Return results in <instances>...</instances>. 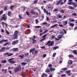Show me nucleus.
<instances>
[{
	"label": "nucleus",
	"mask_w": 77,
	"mask_h": 77,
	"mask_svg": "<svg viewBox=\"0 0 77 77\" xmlns=\"http://www.w3.org/2000/svg\"><path fill=\"white\" fill-rule=\"evenodd\" d=\"M36 39V36H35V35H34L33 36V38H32L31 37L29 38V39L30 40H32V44H35V43H36V40H35Z\"/></svg>",
	"instance_id": "nucleus-2"
},
{
	"label": "nucleus",
	"mask_w": 77,
	"mask_h": 77,
	"mask_svg": "<svg viewBox=\"0 0 77 77\" xmlns=\"http://www.w3.org/2000/svg\"><path fill=\"white\" fill-rule=\"evenodd\" d=\"M73 3V2H68V5H72V3Z\"/></svg>",
	"instance_id": "nucleus-43"
},
{
	"label": "nucleus",
	"mask_w": 77,
	"mask_h": 77,
	"mask_svg": "<svg viewBox=\"0 0 77 77\" xmlns=\"http://www.w3.org/2000/svg\"><path fill=\"white\" fill-rule=\"evenodd\" d=\"M48 66L49 67V68H51L52 67V64H49L48 65Z\"/></svg>",
	"instance_id": "nucleus-39"
},
{
	"label": "nucleus",
	"mask_w": 77,
	"mask_h": 77,
	"mask_svg": "<svg viewBox=\"0 0 77 77\" xmlns=\"http://www.w3.org/2000/svg\"><path fill=\"white\" fill-rule=\"evenodd\" d=\"M61 2H62V0H60L57 4V5H59L60 3Z\"/></svg>",
	"instance_id": "nucleus-38"
},
{
	"label": "nucleus",
	"mask_w": 77,
	"mask_h": 77,
	"mask_svg": "<svg viewBox=\"0 0 77 77\" xmlns=\"http://www.w3.org/2000/svg\"><path fill=\"white\" fill-rule=\"evenodd\" d=\"M72 5H73V7L74 8H76L77 6V4H76L75 2H73Z\"/></svg>",
	"instance_id": "nucleus-15"
},
{
	"label": "nucleus",
	"mask_w": 77,
	"mask_h": 77,
	"mask_svg": "<svg viewBox=\"0 0 77 77\" xmlns=\"http://www.w3.org/2000/svg\"><path fill=\"white\" fill-rule=\"evenodd\" d=\"M51 42V41H48L47 42V43L45 45H48V47L53 46V44H54V41H52Z\"/></svg>",
	"instance_id": "nucleus-1"
},
{
	"label": "nucleus",
	"mask_w": 77,
	"mask_h": 77,
	"mask_svg": "<svg viewBox=\"0 0 77 77\" xmlns=\"http://www.w3.org/2000/svg\"><path fill=\"white\" fill-rule=\"evenodd\" d=\"M7 20V17L6 16V14H4L2 15V16L1 19V21H3L4 20V21H6Z\"/></svg>",
	"instance_id": "nucleus-3"
},
{
	"label": "nucleus",
	"mask_w": 77,
	"mask_h": 77,
	"mask_svg": "<svg viewBox=\"0 0 77 77\" xmlns=\"http://www.w3.org/2000/svg\"><path fill=\"white\" fill-rule=\"evenodd\" d=\"M14 58H11L8 60V61L10 63H11V64H14V63H15V61L12 60H14Z\"/></svg>",
	"instance_id": "nucleus-4"
},
{
	"label": "nucleus",
	"mask_w": 77,
	"mask_h": 77,
	"mask_svg": "<svg viewBox=\"0 0 77 77\" xmlns=\"http://www.w3.org/2000/svg\"><path fill=\"white\" fill-rule=\"evenodd\" d=\"M58 26V25H57V24L54 25L53 26H51V28H53V27H56V26Z\"/></svg>",
	"instance_id": "nucleus-22"
},
{
	"label": "nucleus",
	"mask_w": 77,
	"mask_h": 77,
	"mask_svg": "<svg viewBox=\"0 0 77 77\" xmlns=\"http://www.w3.org/2000/svg\"><path fill=\"white\" fill-rule=\"evenodd\" d=\"M59 33L60 34V35H58V36H60V37H58V38H59V39H61V38H62V37L63 35H64V32H63L62 31V32H60Z\"/></svg>",
	"instance_id": "nucleus-5"
},
{
	"label": "nucleus",
	"mask_w": 77,
	"mask_h": 77,
	"mask_svg": "<svg viewBox=\"0 0 77 77\" xmlns=\"http://www.w3.org/2000/svg\"><path fill=\"white\" fill-rule=\"evenodd\" d=\"M14 5H13V6H12L11 7H10V9H11L12 10V9H13V8H14Z\"/></svg>",
	"instance_id": "nucleus-61"
},
{
	"label": "nucleus",
	"mask_w": 77,
	"mask_h": 77,
	"mask_svg": "<svg viewBox=\"0 0 77 77\" xmlns=\"http://www.w3.org/2000/svg\"><path fill=\"white\" fill-rule=\"evenodd\" d=\"M71 71L70 70H67L66 71L67 74H69V73H70Z\"/></svg>",
	"instance_id": "nucleus-55"
},
{
	"label": "nucleus",
	"mask_w": 77,
	"mask_h": 77,
	"mask_svg": "<svg viewBox=\"0 0 77 77\" xmlns=\"http://www.w3.org/2000/svg\"><path fill=\"white\" fill-rule=\"evenodd\" d=\"M24 57H27L29 55V54L28 53H26L24 54Z\"/></svg>",
	"instance_id": "nucleus-21"
},
{
	"label": "nucleus",
	"mask_w": 77,
	"mask_h": 77,
	"mask_svg": "<svg viewBox=\"0 0 77 77\" xmlns=\"http://www.w3.org/2000/svg\"><path fill=\"white\" fill-rule=\"evenodd\" d=\"M11 12L9 11L8 13V15L10 17L11 16Z\"/></svg>",
	"instance_id": "nucleus-34"
},
{
	"label": "nucleus",
	"mask_w": 77,
	"mask_h": 77,
	"mask_svg": "<svg viewBox=\"0 0 77 77\" xmlns=\"http://www.w3.org/2000/svg\"><path fill=\"white\" fill-rule=\"evenodd\" d=\"M39 51L37 50H35L34 55H36Z\"/></svg>",
	"instance_id": "nucleus-24"
},
{
	"label": "nucleus",
	"mask_w": 77,
	"mask_h": 77,
	"mask_svg": "<svg viewBox=\"0 0 77 77\" xmlns=\"http://www.w3.org/2000/svg\"><path fill=\"white\" fill-rule=\"evenodd\" d=\"M26 64H27V63L25 62H23L21 63V65L22 66H24V65H26Z\"/></svg>",
	"instance_id": "nucleus-25"
},
{
	"label": "nucleus",
	"mask_w": 77,
	"mask_h": 77,
	"mask_svg": "<svg viewBox=\"0 0 77 77\" xmlns=\"http://www.w3.org/2000/svg\"><path fill=\"white\" fill-rule=\"evenodd\" d=\"M44 40H45V39H44V38H43L40 40V42H42V41H44Z\"/></svg>",
	"instance_id": "nucleus-60"
},
{
	"label": "nucleus",
	"mask_w": 77,
	"mask_h": 77,
	"mask_svg": "<svg viewBox=\"0 0 77 77\" xmlns=\"http://www.w3.org/2000/svg\"><path fill=\"white\" fill-rule=\"evenodd\" d=\"M42 31H43V30H42V29H41L39 30V32L40 33H42Z\"/></svg>",
	"instance_id": "nucleus-49"
},
{
	"label": "nucleus",
	"mask_w": 77,
	"mask_h": 77,
	"mask_svg": "<svg viewBox=\"0 0 77 77\" xmlns=\"http://www.w3.org/2000/svg\"><path fill=\"white\" fill-rule=\"evenodd\" d=\"M50 70L51 72H52L53 71V67H50Z\"/></svg>",
	"instance_id": "nucleus-59"
},
{
	"label": "nucleus",
	"mask_w": 77,
	"mask_h": 77,
	"mask_svg": "<svg viewBox=\"0 0 77 77\" xmlns=\"http://www.w3.org/2000/svg\"><path fill=\"white\" fill-rule=\"evenodd\" d=\"M22 8L23 9V10H26L27 9V8L26 7H25L24 6H22Z\"/></svg>",
	"instance_id": "nucleus-36"
},
{
	"label": "nucleus",
	"mask_w": 77,
	"mask_h": 77,
	"mask_svg": "<svg viewBox=\"0 0 77 77\" xmlns=\"http://www.w3.org/2000/svg\"><path fill=\"white\" fill-rule=\"evenodd\" d=\"M44 12L45 14H47V15H48V11L46 10H44Z\"/></svg>",
	"instance_id": "nucleus-27"
},
{
	"label": "nucleus",
	"mask_w": 77,
	"mask_h": 77,
	"mask_svg": "<svg viewBox=\"0 0 77 77\" xmlns=\"http://www.w3.org/2000/svg\"><path fill=\"white\" fill-rule=\"evenodd\" d=\"M55 41H59V40H60V38H59V39L55 37Z\"/></svg>",
	"instance_id": "nucleus-41"
},
{
	"label": "nucleus",
	"mask_w": 77,
	"mask_h": 77,
	"mask_svg": "<svg viewBox=\"0 0 77 77\" xmlns=\"http://www.w3.org/2000/svg\"><path fill=\"white\" fill-rule=\"evenodd\" d=\"M69 26H72V27H73V26H74V23L72 24V23H69Z\"/></svg>",
	"instance_id": "nucleus-37"
},
{
	"label": "nucleus",
	"mask_w": 77,
	"mask_h": 77,
	"mask_svg": "<svg viewBox=\"0 0 77 77\" xmlns=\"http://www.w3.org/2000/svg\"><path fill=\"white\" fill-rule=\"evenodd\" d=\"M68 63L69 65H71L72 63V61L71 60H69L68 62Z\"/></svg>",
	"instance_id": "nucleus-11"
},
{
	"label": "nucleus",
	"mask_w": 77,
	"mask_h": 77,
	"mask_svg": "<svg viewBox=\"0 0 77 77\" xmlns=\"http://www.w3.org/2000/svg\"><path fill=\"white\" fill-rule=\"evenodd\" d=\"M45 71L46 72H50V69H47Z\"/></svg>",
	"instance_id": "nucleus-29"
},
{
	"label": "nucleus",
	"mask_w": 77,
	"mask_h": 77,
	"mask_svg": "<svg viewBox=\"0 0 77 77\" xmlns=\"http://www.w3.org/2000/svg\"><path fill=\"white\" fill-rule=\"evenodd\" d=\"M60 12H61V13H64L65 12V11H64L62 10H60Z\"/></svg>",
	"instance_id": "nucleus-54"
},
{
	"label": "nucleus",
	"mask_w": 77,
	"mask_h": 77,
	"mask_svg": "<svg viewBox=\"0 0 77 77\" xmlns=\"http://www.w3.org/2000/svg\"><path fill=\"white\" fill-rule=\"evenodd\" d=\"M38 2V0H35L34 2V4H36Z\"/></svg>",
	"instance_id": "nucleus-40"
},
{
	"label": "nucleus",
	"mask_w": 77,
	"mask_h": 77,
	"mask_svg": "<svg viewBox=\"0 0 77 77\" xmlns=\"http://www.w3.org/2000/svg\"><path fill=\"white\" fill-rule=\"evenodd\" d=\"M47 76H48V75L45 73H43V74L41 75L42 77H47Z\"/></svg>",
	"instance_id": "nucleus-14"
},
{
	"label": "nucleus",
	"mask_w": 77,
	"mask_h": 77,
	"mask_svg": "<svg viewBox=\"0 0 77 77\" xmlns=\"http://www.w3.org/2000/svg\"><path fill=\"white\" fill-rule=\"evenodd\" d=\"M48 30L47 29L46 30H45L43 32V34H44V33H47V32H48Z\"/></svg>",
	"instance_id": "nucleus-50"
},
{
	"label": "nucleus",
	"mask_w": 77,
	"mask_h": 77,
	"mask_svg": "<svg viewBox=\"0 0 77 77\" xmlns=\"http://www.w3.org/2000/svg\"><path fill=\"white\" fill-rule=\"evenodd\" d=\"M58 48V46H56L53 48V50H56V49H57Z\"/></svg>",
	"instance_id": "nucleus-30"
},
{
	"label": "nucleus",
	"mask_w": 77,
	"mask_h": 77,
	"mask_svg": "<svg viewBox=\"0 0 77 77\" xmlns=\"http://www.w3.org/2000/svg\"><path fill=\"white\" fill-rule=\"evenodd\" d=\"M67 68L66 67L62 69V70H63V71H66V70H67Z\"/></svg>",
	"instance_id": "nucleus-33"
},
{
	"label": "nucleus",
	"mask_w": 77,
	"mask_h": 77,
	"mask_svg": "<svg viewBox=\"0 0 77 77\" xmlns=\"http://www.w3.org/2000/svg\"><path fill=\"white\" fill-rule=\"evenodd\" d=\"M18 33V30H16L15 31L13 35H17Z\"/></svg>",
	"instance_id": "nucleus-16"
},
{
	"label": "nucleus",
	"mask_w": 77,
	"mask_h": 77,
	"mask_svg": "<svg viewBox=\"0 0 77 77\" xmlns=\"http://www.w3.org/2000/svg\"><path fill=\"white\" fill-rule=\"evenodd\" d=\"M4 54H5V55H7L8 57H9V56H12V55L14 54L13 53L9 54L8 53H6Z\"/></svg>",
	"instance_id": "nucleus-7"
},
{
	"label": "nucleus",
	"mask_w": 77,
	"mask_h": 77,
	"mask_svg": "<svg viewBox=\"0 0 77 77\" xmlns=\"http://www.w3.org/2000/svg\"><path fill=\"white\" fill-rule=\"evenodd\" d=\"M3 13V11L2 10H1L0 11V15H2Z\"/></svg>",
	"instance_id": "nucleus-45"
},
{
	"label": "nucleus",
	"mask_w": 77,
	"mask_h": 77,
	"mask_svg": "<svg viewBox=\"0 0 77 77\" xmlns=\"http://www.w3.org/2000/svg\"><path fill=\"white\" fill-rule=\"evenodd\" d=\"M68 8L69 9H74V7L71 6H69Z\"/></svg>",
	"instance_id": "nucleus-31"
},
{
	"label": "nucleus",
	"mask_w": 77,
	"mask_h": 77,
	"mask_svg": "<svg viewBox=\"0 0 77 77\" xmlns=\"http://www.w3.org/2000/svg\"><path fill=\"white\" fill-rule=\"evenodd\" d=\"M8 40L7 39H6V40L2 39L0 41V44H2V43L3 42H8Z\"/></svg>",
	"instance_id": "nucleus-9"
},
{
	"label": "nucleus",
	"mask_w": 77,
	"mask_h": 77,
	"mask_svg": "<svg viewBox=\"0 0 77 77\" xmlns=\"http://www.w3.org/2000/svg\"><path fill=\"white\" fill-rule=\"evenodd\" d=\"M72 15H73V16H76L77 15V14L76 13H74L72 14Z\"/></svg>",
	"instance_id": "nucleus-44"
},
{
	"label": "nucleus",
	"mask_w": 77,
	"mask_h": 77,
	"mask_svg": "<svg viewBox=\"0 0 77 77\" xmlns=\"http://www.w3.org/2000/svg\"><path fill=\"white\" fill-rule=\"evenodd\" d=\"M54 38H55V36H54L53 35L51 36V38L52 39H54Z\"/></svg>",
	"instance_id": "nucleus-57"
},
{
	"label": "nucleus",
	"mask_w": 77,
	"mask_h": 77,
	"mask_svg": "<svg viewBox=\"0 0 77 77\" xmlns=\"http://www.w3.org/2000/svg\"><path fill=\"white\" fill-rule=\"evenodd\" d=\"M72 53H74V54H77V52L76 50L73 51Z\"/></svg>",
	"instance_id": "nucleus-26"
},
{
	"label": "nucleus",
	"mask_w": 77,
	"mask_h": 77,
	"mask_svg": "<svg viewBox=\"0 0 77 77\" xmlns=\"http://www.w3.org/2000/svg\"><path fill=\"white\" fill-rule=\"evenodd\" d=\"M26 62H27L28 63H29L30 61V59H27L26 60Z\"/></svg>",
	"instance_id": "nucleus-47"
},
{
	"label": "nucleus",
	"mask_w": 77,
	"mask_h": 77,
	"mask_svg": "<svg viewBox=\"0 0 77 77\" xmlns=\"http://www.w3.org/2000/svg\"><path fill=\"white\" fill-rule=\"evenodd\" d=\"M70 22H74V21L75 20L74 19H71V18H69V19Z\"/></svg>",
	"instance_id": "nucleus-28"
},
{
	"label": "nucleus",
	"mask_w": 77,
	"mask_h": 77,
	"mask_svg": "<svg viewBox=\"0 0 77 77\" xmlns=\"http://www.w3.org/2000/svg\"><path fill=\"white\" fill-rule=\"evenodd\" d=\"M1 62H2V63H6V60H2V61H1Z\"/></svg>",
	"instance_id": "nucleus-23"
},
{
	"label": "nucleus",
	"mask_w": 77,
	"mask_h": 77,
	"mask_svg": "<svg viewBox=\"0 0 77 77\" xmlns=\"http://www.w3.org/2000/svg\"><path fill=\"white\" fill-rule=\"evenodd\" d=\"M19 18L20 19V20H21V19H22V17L20 15H19Z\"/></svg>",
	"instance_id": "nucleus-62"
},
{
	"label": "nucleus",
	"mask_w": 77,
	"mask_h": 77,
	"mask_svg": "<svg viewBox=\"0 0 77 77\" xmlns=\"http://www.w3.org/2000/svg\"><path fill=\"white\" fill-rule=\"evenodd\" d=\"M18 50V48H14L13 49H11V50L13 51V52H14L15 51H17V50Z\"/></svg>",
	"instance_id": "nucleus-10"
},
{
	"label": "nucleus",
	"mask_w": 77,
	"mask_h": 77,
	"mask_svg": "<svg viewBox=\"0 0 77 77\" xmlns=\"http://www.w3.org/2000/svg\"><path fill=\"white\" fill-rule=\"evenodd\" d=\"M5 49L6 48H5V47H3L1 48V49L0 50V51H1V52H3V51L4 50H5Z\"/></svg>",
	"instance_id": "nucleus-12"
},
{
	"label": "nucleus",
	"mask_w": 77,
	"mask_h": 77,
	"mask_svg": "<svg viewBox=\"0 0 77 77\" xmlns=\"http://www.w3.org/2000/svg\"><path fill=\"white\" fill-rule=\"evenodd\" d=\"M30 13L31 14H33L34 15H35V11H31L30 12Z\"/></svg>",
	"instance_id": "nucleus-35"
},
{
	"label": "nucleus",
	"mask_w": 77,
	"mask_h": 77,
	"mask_svg": "<svg viewBox=\"0 0 77 77\" xmlns=\"http://www.w3.org/2000/svg\"><path fill=\"white\" fill-rule=\"evenodd\" d=\"M10 49V48H6V51H7V50H9Z\"/></svg>",
	"instance_id": "nucleus-58"
},
{
	"label": "nucleus",
	"mask_w": 77,
	"mask_h": 77,
	"mask_svg": "<svg viewBox=\"0 0 77 77\" xmlns=\"http://www.w3.org/2000/svg\"><path fill=\"white\" fill-rule=\"evenodd\" d=\"M47 36V34H46L45 35H44L43 37H42V38L43 39H45V38H46V37Z\"/></svg>",
	"instance_id": "nucleus-19"
},
{
	"label": "nucleus",
	"mask_w": 77,
	"mask_h": 77,
	"mask_svg": "<svg viewBox=\"0 0 77 77\" xmlns=\"http://www.w3.org/2000/svg\"><path fill=\"white\" fill-rule=\"evenodd\" d=\"M35 48H34L33 49H31L30 50V51H29V52H30V53H32V52L33 51H35Z\"/></svg>",
	"instance_id": "nucleus-20"
},
{
	"label": "nucleus",
	"mask_w": 77,
	"mask_h": 77,
	"mask_svg": "<svg viewBox=\"0 0 77 77\" xmlns=\"http://www.w3.org/2000/svg\"><path fill=\"white\" fill-rule=\"evenodd\" d=\"M26 14L27 15H28V16L30 15V13H29V12L26 11Z\"/></svg>",
	"instance_id": "nucleus-51"
},
{
	"label": "nucleus",
	"mask_w": 77,
	"mask_h": 77,
	"mask_svg": "<svg viewBox=\"0 0 77 77\" xmlns=\"http://www.w3.org/2000/svg\"><path fill=\"white\" fill-rule=\"evenodd\" d=\"M68 57H74V56H73V55H69L68 56Z\"/></svg>",
	"instance_id": "nucleus-46"
},
{
	"label": "nucleus",
	"mask_w": 77,
	"mask_h": 77,
	"mask_svg": "<svg viewBox=\"0 0 77 77\" xmlns=\"http://www.w3.org/2000/svg\"><path fill=\"white\" fill-rule=\"evenodd\" d=\"M62 17V16L60 15H58V18H61Z\"/></svg>",
	"instance_id": "nucleus-48"
},
{
	"label": "nucleus",
	"mask_w": 77,
	"mask_h": 77,
	"mask_svg": "<svg viewBox=\"0 0 77 77\" xmlns=\"http://www.w3.org/2000/svg\"><path fill=\"white\" fill-rule=\"evenodd\" d=\"M6 32L7 34L8 35H9V32H8V30H6Z\"/></svg>",
	"instance_id": "nucleus-53"
},
{
	"label": "nucleus",
	"mask_w": 77,
	"mask_h": 77,
	"mask_svg": "<svg viewBox=\"0 0 77 77\" xmlns=\"http://www.w3.org/2000/svg\"><path fill=\"white\" fill-rule=\"evenodd\" d=\"M2 26H4V25H5V26L6 27H8V24H7L6 23H5V22H2Z\"/></svg>",
	"instance_id": "nucleus-17"
},
{
	"label": "nucleus",
	"mask_w": 77,
	"mask_h": 77,
	"mask_svg": "<svg viewBox=\"0 0 77 77\" xmlns=\"http://www.w3.org/2000/svg\"><path fill=\"white\" fill-rule=\"evenodd\" d=\"M21 64H20L18 65L17 66V68L19 69H21Z\"/></svg>",
	"instance_id": "nucleus-18"
},
{
	"label": "nucleus",
	"mask_w": 77,
	"mask_h": 77,
	"mask_svg": "<svg viewBox=\"0 0 77 77\" xmlns=\"http://www.w3.org/2000/svg\"><path fill=\"white\" fill-rule=\"evenodd\" d=\"M56 53H54L53 55H52V57H55V56H56Z\"/></svg>",
	"instance_id": "nucleus-52"
},
{
	"label": "nucleus",
	"mask_w": 77,
	"mask_h": 77,
	"mask_svg": "<svg viewBox=\"0 0 77 77\" xmlns=\"http://www.w3.org/2000/svg\"><path fill=\"white\" fill-rule=\"evenodd\" d=\"M13 36L12 38H13V39H18V35H14V34H13Z\"/></svg>",
	"instance_id": "nucleus-8"
},
{
	"label": "nucleus",
	"mask_w": 77,
	"mask_h": 77,
	"mask_svg": "<svg viewBox=\"0 0 77 77\" xmlns=\"http://www.w3.org/2000/svg\"><path fill=\"white\" fill-rule=\"evenodd\" d=\"M18 42H19L18 40H15L13 41L12 43V45H16V44H17L18 43Z\"/></svg>",
	"instance_id": "nucleus-6"
},
{
	"label": "nucleus",
	"mask_w": 77,
	"mask_h": 77,
	"mask_svg": "<svg viewBox=\"0 0 77 77\" xmlns=\"http://www.w3.org/2000/svg\"><path fill=\"white\" fill-rule=\"evenodd\" d=\"M35 21H36V24H37L38 23V19L35 20Z\"/></svg>",
	"instance_id": "nucleus-64"
},
{
	"label": "nucleus",
	"mask_w": 77,
	"mask_h": 77,
	"mask_svg": "<svg viewBox=\"0 0 77 77\" xmlns=\"http://www.w3.org/2000/svg\"><path fill=\"white\" fill-rule=\"evenodd\" d=\"M19 57H20L21 59H23V58L24 57V55H22V56L20 55L19 56Z\"/></svg>",
	"instance_id": "nucleus-32"
},
{
	"label": "nucleus",
	"mask_w": 77,
	"mask_h": 77,
	"mask_svg": "<svg viewBox=\"0 0 77 77\" xmlns=\"http://www.w3.org/2000/svg\"><path fill=\"white\" fill-rule=\"evenodd\" d=\"M8 44V42H7L4 44V45H5V46H6Z\"/></svg>",
	"instance_id": "nucleus-63"
},
{
	"label": "nucleus",
	"mask_w": 77,
	"mask_h": 77,
	"mask_svg": "<svg viewBox=\"0 0 77 77\" xmlns=\"http://www.w3.org/2000/svg\"><path fill=\"white\" fill-rule=\"evenodd\" d=\"M46 56H47V54H45L43 55L42 57H43L44 58V57H46Z\"/></svg>",
	"instance_id": "nucleus-42"
},
{
	"label": "nucleus",
	"mask_w": 77,
	"mask_h": 77,
	"mask_svg": "<svg viewBox=\"0 0 77 77\" xmlns=\"http://www.w3.org/2000/svg\"><path fill=\"white\" fill-rule=\"evenodd\" d=\"M19 69L18 68H15L14 69V72H18V71H19Z\"/></svg>",
	"instance_id": "nucleus-13"
},
{
	"label": "nucleus",
	"mask_w": 77,
	"mask_h": 77,
	"mask_svg": "<svg viewBox=\"0 0 77 77\" xmlns=\"http://www.w3.org/2000/svg\"><path fill=\"white\" fill-rule=\"evenodd\" d=\"M43 25H45V24H47V23L46 22H45L42 23Z\"/></svg>",
	"instance_id": "nucleus-56"
}]
</instances>
